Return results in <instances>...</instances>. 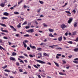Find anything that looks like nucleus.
<instances>
[{
  "mask_svg": "<svg viewBox=\"0 0 78 78\" xmlns=\"http://www.w3.org/2000/svg\"><path fill=\"white\" fill-rule=\"evenodd\" d=\"M77 23H78V22H75V23L74 24V27L75 28H76V27H77Z\"/></svg>",
  "mask_w": 78,
  "mask_h": 78,
  "instance_id": "nucleus-12",
  "label": "nucleus"
},
{
  "mask_svg": "<svg viewBox=\"0 0 78 78\" xmlns=\"http://www.w3.org/2000/svg\"><path fill=\"white\" fill-rule=\"evenodd\" d=\"M56 55L58 56H61V54H57Z\"/></svg>",
  "mask_w": 78,
  "mask_h": 78,
  "instance_id": "nucleus-46",
  "label": "nucleus"
},
{
  "mask_svg": "<svg viewBox=\"0 0 78 78\" xmlns=\"http://www.w3.org/2000/svg\"><path fill=\"white\" fill-rule=\"evenodd\" d=\"M48 31L50 32H53V31H54V30H53L51 29H49L48 30Z\"/></svg>",
  "mask_w": 78,
  "mask_h": 78,
  "instance_id": "nucleus-15",
  "label": "nucleus"
},
{
  "mask_svg": "<svg viewBox=\"0 0 78 78\" xmlns=\"http://www.w3.org/2000/svg\"><path fill=\"white\" fill-rule=\"evenodd\" d=\"M10 59L12 61H15L16 60V59L14 57H10Z\"/></svg>",
  "mask_w": 78,
  "mask_h": 78,
  "instance_id": "nucleus-10",
  "label": "nucleus"
},
{
  "mask_svg": "<svg viewBox=\"0 0 78 78\" xmlns=\"http://www.w3.org/2000/svg\"><path fill=\"white\" fill-rule=\"evenodd\" d=\"M8 67V66L5 65L3 67H2L3 69H5V68H6Z\"/></svg>",
  "mask_w": 78,
  "mask_h": 78,
  "instance_id": "nucleus-40",
  "label": "nucleus"
},
{
  "mask_svg": "<svg viewBox=\"0 0 78 78\" xmlns=\"http://www.w3.org/2000/svg\"><path fill=\"white\" fill-rule=\"evenodd\" d=\"M9 27H10V28H13H13H14V27H13V26H12L10 25V26H9Z\"/></svg>",
  "mask_w": 78,
  "mask_h": 78,
  "instance_id": "nucleus-54",
  "label": "nucleus"
},
{
  "mask_svg": "<svg viewBox=\"0 0 78 78\" xmlns=\"http://www.w3.org/2000/svg\"><path fill=\"white\" fill-rule=\"evenodd\" d=\"M73 12H74V14H75V13L76 12V10H75V9H74L73 11Z\"/></svg>",
  "mask_w": 78,
  "mask_h": 78,
  "instance_id": "nucleus-47",
  "label": "nucleus"
},
{
  "mask_svg": "<svg viewBox=\"0 0 78 78\" xmlns=\"http://www.w3.org/2000/svg\"><path fill=\"white\" fill-rule=\"evenodd\" d=\"M37 50H39V51H42V48H37Z\"/></svg>",
  "mask_w": 78,
  "mask_h": 78,
  "instance_id": "nucleus-13",
  "label": "nucleus"
},
{
  "mask_svg": "<svg viewBox=\"0 0 78 78\" xmlns=\"http://www.w3.org/2000/svg\"><path fill=\"white\" fill-rule=\"evenodd\" d=\"M23 55H24V56H26V57H28V55H27V54H26L24 53Z\"/></svg>",
  "mask_w": 78,
  "mask_h": 78,
  "instance_id": "nucleus-43",
  "label": "nucleus"
},
{
  "mask_svg": "<svg viewBox=\"0 0 78 78\" xmlns=\"http://www.w3.org/2000/svg\"><path fill=\"white\" fill-rule=\"evenodd\" d=\"M65 35L66 36H67V35H68V33H67V32H66L65 34Z\"/></svg>",
  "mask_w": 78,
  "mask_h": 78,
  "instance_id": "nucleus-61",
  "label": "nucleus"
},
{
  "mask_svg": "<svg viewBox=\"0 0 78 78\" xmlns=\"http://www.w3.org/2000/svg\"><path fill=\"white\" fill-rule=\"evenodd\" d=\"M45 45V43H42L41 44H40V45Z\"/></svg>",
  "mask_w": 78,
  "mask_h": 78,
  "instance_id": "nucleus-49",
  "label": "nucleus"
},
{
  "mask_svg": "<svg viewBox=\"0 0 78 78\" xmlns=\"http://www.w3.org/2000/svg\"><path fill=\"white\" fill-rule=\"evenodd\" d=\"M26 24H27V21H26L23 23L22 25H26Z\"/></svg>",
  "mask_w": 78,
  "mask_h": 78,
  "instance_id": "nucleus-22",
  "label": "nucleus"
},
{
  "mask_svg": "<svg viewBox=\"0 0 78 78\" xmlns=\"http://www.w3.org/2000/svg\"><path fill=\"white\" fill-rule=\"evenodd\" d=\"M72 19L70 18L69 20L68 21V23H70L72 22Z\"/></svg>",
  "mask_w": 78,
  "mask_h": 78,
  "instance_id": "nucleus-6",
  "label": "nucleus"
},
{
  "mask_svg": "<svg viewBox=\"0 0 78 78\" xmlns=\"http://www.w3.org/2000/svg\"><path fill=\"white\" fill-rule=\"evenodd\" d=\"M28 68H29V69H31V66H30V65L28 66Z\"/></svg>",
  "mask_w": 78,
  "mask_h": 78,
  "instance_id": "nucleus-56",
  "label": "nucleus"
},
{
  "mask_svg": "<svg viewBox=\"0 0 78 78\" xmlns=\"http://www.w3.org/2000/svg\"><path fill=\"white\" fill-rule=\"evenodd\" d=\"M3 15L4 16H9V13L7 12H5L4 13Z\"/></svg>",
  "mask_w": 78,
  "mask_h": 78,
  "instance_id": "nucleus-5",
  "label": "nucleus"
},
{
  "mask_svg": "<svg viewBox=\"0 0 78 78\" xmlns=\"http://www.w3.org/2000/svg\"><path fill=\"white\" fill-rule=\"evenodd\" d=\"M59 74L60 75H66V74H63L62 73H59Z\"/></svg>",
  "mask_w": 78,
  "mask_h": 78,
  "instance_id": "nucleus-32",
  "label": "nucleus"
},
{
  "mask_svg": "<svg viewBox=\"0 0 78 78\" xmlns=\"http://www.w3.org/2000/svg\"><path fill=\"white\" fill-rule=\"evenodd\" d=\"M27 49L28 50H30V47H27Z\"/></svg>",
  "mask_w": 78,
  "mask_h": 78,
  "instance_id": "nucleus-63",
  "label": "nucleus"
},
{
  "mask_svg": "<svg viewBox=\"0 0 78 78\" xmlns=\"http://www.w3.org/2000/svg\"><path fill=\"white\" fill-rule=\"evenodd\" d=\"M43 55V56H48V54L45 53H44Z\"/></svg>",
  "mask_w": 78,
  "mask_h": 78,
  "instance_id": "nucleus-25",
  "label": "nucleus"
},
{
  "mask_svg": "<svg viewBox=\"0 0 78 78\" xmlns=\"http://www.w3.org/2000/svg\"><path fill=\"white\" fill-rule=\"evenodd\" d=\"M24 42L25 43H26L27 42H28V41L27 40H25Z\"/></svg>",
  "mask_w": 78,
  "mask_h": 78,
  "instance_id": "nucleus-60",
  "label": "nucleus"
},
{
  "mask_svg": "<svg viewBox=\"0 0 78 78\" xmlns=\"http://www.w3.org/2000/svg\"><path fill=\"white\" fill-rule=\"evenodd\" d=\"M23 8H27V6L25 5H24L23 6Z\"/></svg>",
  "mask_w": 78,
  "mask_h": 78,
  "instance_id": "nucleus-55",
  "label": "nucleus"
},
{
  "mask_svg": "<svg viewBox=\"0 0 78 78\" xmlns=\"http://www.w3.org/2000/svg\"><path fill=\"white\" fill-rule=\"evenodd\" d=\"M4 75H5V76H8V74L6 73H4Z\"/></svg>",
  "mask_w": 78,
  "mask_h": 78,
  "instance_id": "nucleus-59",
  "label": "nucleus"
},
{
  "mask_svg": "<svg viewBox=\"0 0 78 78\" xmlns=\"http://www.w3.org/2000/svg\"><path fill=\"white\" fill-rule=\"evenodd\" d=\"M75 34H76V32H73V35H75Z\"/></svg>",
  "mask_w": 78,
  "mask_h": 78,
  "instance_id": "nucleus-48",
  "label": "nucleus"
},
{
  "mask_svg": "<svg viewBox=\"0 0 78 78\" xmlns=\"http://www.w3.org/2000/svg\"><path fill=\"white\" fill-rule=\"evenodd\" d=\"M73 62L75 63L76 64H78V62L76 61H73Z\"/></svg>",
  "mask_w": 78,
  "mask_h": 78,
  "instance_id": "nucleus-51",
  "label": "nucleus"
},
{
  "mask_svg": "<svg viewBox=\"0 0 78 78\" xmlns=\"http://www.w3.org/2000/svg\"><path fill=\"white\" fill-rule=\"evenodd\" d=\"M72 56H73L72 55H69L68 56L69 58H72Z\"/></svg>",
  "mask_w": 78,
  "mask_h": 78,
  "instance_id": "nucleus-53",
  "label": "nucleus"
},
{
  "mask_svg": "<svg viewBox=\"0 0 78 78\" xmlns=\"http://www.w3.org/2000/svg\"><path fill=\"white\" fill-rule=\"evenodd\" d=\"M21 23H20L17 26V27H18V28H20V27H21Z\"/></svg>",
  "mask_w": 78,
  "mask_h": 78,
  "instance_id": "nucleus-18",
  "label": "nucleus"
},
{
  "mask_svg": "<svg viewBox=\"0 0 78 78\" xmlns=\"http://www.w3.org/2000/svg\"><path fill=\"white\" fill-rule=\"evenodd\" d=\"M76 42H78V37L76 38V39L75 40Z\"/></svg>",
  "mask_w": 78,
  "mask_h": 78,
  "instance_id": "nucleus-62",
  "label": "nucleus"
},
{
  "mask_svg": "<svg viewBox=\"0 0 78 78\" xmlns=\"http://www.w3.org/2000/svg\"><path fill=\"white\" fill-rule=\"evenodd\" d=\"M29 56L30 57H31V58H33V57H34V56H35V55H31L30 54L29 55Z\"/></svg>",
  "mask_w": 78,
  "mask_h": 78,
  "instance_id": "nucleus-31",
  "label": "nucleus"
},
{
  "mask_svg": "<svg viewBox=\"0 0 78 78\" xmlns=\"http://www.w3.org/2000/svg\"><path fill=\"white\" fill-rule=\"evenodd\" d=\"M75 52H77L78 51V48H76L73 50Z\"/></svg>",
  "mask_w": 78,
  "mask_h": 78,
  "instance_id": "nucleus-16",
  "label": "nucleus"
},
{
  "mask_svg": "<svg viewBox=\"0 0 78 78\" xmlns=\"http://www.w3.org/2000/svg\"><path fill=\"white\" fill-rule=\"evenodd\" d=\"M25 28L26 29H28V28H30V26H26Z\"/></svg>",
  "mask_w": 78,
  "mask_h": 78,
  "instance_id": "nucleus-58",
  "label": "nucleus"
},
{
  "mask_svg": "<svg viewBox=\"0 0 78 78\" xmlns=\"http://www.w3.org/2000/svg\"><path fill=\"white\" fill-rule=\"evenodd\" d=\"M16 65L17 66H19V63L18 62H16Z\"/></svg>",
  "mask_w": 78,
  "mask_h": 78,
  "instance_id": "nucleus-50",
  "label": "nucleus"
},
{
  "mask_svg": "<svg viewBox=\"0 0 78 78\" xmlns=\"http://www.w3.org/2000/svg\"><path fill=\"white\" fill-rule=\"evenodd\" d=\"M41 10V9H37V12H40V11Z\"/></svg>",
  "mask_w": 78,
  "mask_h": 78,
  "instance_id": "nucleus-35",
  "label": "nucleus"
},
{
  "mask_svg": "<svg viewBox=\"0 0 78 78\" xmlns=\"http://www.w3.org/2000/svg\"><path fill=\"white\" fill-rule=\"evenodd\" d=\"M5 3H2L0 5V6H1V7H4L5 6Z\"/></svg>",
  "mask_w": 78,
  "mask_h": 78,
  "instance_id": "nucleus-7",
  "label": "nucleus"
},
{
  "mask_svg": "<svg viewBox=\"0 0 78 78\" xmlns=\"http://www.w3.org/2000/svg\"><path fill=\"white\" fill-rule=\"evenodd\" d=\"M14 14L16 15L19 14V12H14Z\"/></svg>",
  "mask_w": 78,
  "mask_h": 78,
  "instance_id": "nucleus-26",
  "label": "nucleus"
},
{
  "mask_svg": "<svg viewBox=\"0 0 78 78\" xmlns=\"http://www.w3.org/2000/svg\"><path fill=\"white\" fill-rule=\"evenodd\" d=\"M38 2L40 3H41V4H43L44 3V2H43V1H39Z\"/></svg>",
  "mask_w": 78,
  "mask_h": 78,
  "instance_id": "nucleus-34",
  "label": "nucleus"
},
{
  "mask_svg": "<svg viewBox=\"0 0 78 78\" xmlns=\"http://www.w3.org/2000/svg\"><path fill=\"white\" fill-rule=\"evenodd\" d=\"M3 39H8V38L7 37H6L5 36H4L3 37Z\"/></svg>",
  "mask_w": 78,
  "mask_h": 78,
  "instance_id": "nucleus-37",
  "label": "nucleus"
},
{
  "mask_svg": "<svg viewBox=\"0 0 78 78\" xmlns=\"http://www.w3.org/2000/svg\"><path fill=\"white\" fill-rule=\"evenodd\" d=\"M65 12H66L67 14H71V13L69 11H66Z\"/></svg>",
  "mask_w": 78,
  "mask_h": 78,
  "instance_id": "nucleus-27",
  "label": "nucleus"
},
{
  "mask_svg": "<svg viewBox=\"0 0 78 78\" xmlns=\"http://www.w3.org/2000/svg\"><path fill=\"white\" fill-rule=\"evenodd\" d=\"M67 43L68 44H72L73 42L72 41H66Z\"/></svg>",
  "mask_w": 78,
  "mask_h": 78,
  "instance_id": "nucleus-29",
  "label": "nucleus"
},
{
  "mask_svg": "<svg viewBox=\"0 0 78 78\" xmlns=\"http://www.w3.org/2000/svg\"><path fill=\"white\" fill-rule=\"evenodd\" d=\"M12 55L13 56H16L17 55V54L15 52H12Z\"/></svg>",
  "mask_w": 78,
  "mask_h": 78,
  "instance_id": "nucleus-21",
  "label": "nucleus"
},
{
  "mask_svg": "<svg viewBox=\"0 0 78 78\" xmlns=\"http://www.w3.org/2000/svg\"><path fill=\"white\" fill-rule=\"evenodd\" d=\"M27 32H28V33H33L34 32V29H29L27 31Z\"/></svg>",
  "mask_w": 78,
  "mask_h": 78,
  "instance_id": "nucleus-2",
  "label": "nucleus"
},
{
  "mask_svg": "<svg viewBox=\"0 0 78 78\" xmlns=\"http://www.w3.org/2000/svg\"><path fill=\"white\" fill-rule=\"evenodd\" d=\"M22 0H21L20 2H18V5H19L20 4V3H22Z\"/></svg>",
  "mask_w": 78,
  "mask_h": 78,
  "instance_id": "nucleus-44",
  "label": "nucleus"
},
{
  "mask_svg": "<svg viewBox=\"0 0 78 78\" xmlns=\"http://www.w3.org/2000/svg\"><path fill=\"white\" fill-rule=\"evenodd\" d=\"M66 66H67V67H66V69H69V68L70 67V65H66Z\"/></svg>",
  "mask_w": 78,
  "mask_h": 78,
  "instance_id": "nucleus-23",
  "label": "nucleus"
},
{
  "mask_svg": "<svg viewBox=\"0 0 78 78\" xmlns=\"http://www.w3.org/2000/svg\"><path fill=\"white\" fill-rule=\"evenodd\" d=\"M62 61L63 62V64H66V60H62Z\"/></svg>",
  "mask_w": 78,
  "mask_h": 78,
  "instance_id": "nucleus-36",
  "label": "nucleus"
},
{
  "mask_svg": "<svg viewBox=\"0 0 78 78\" xmlns=\"http://www.w3.org/2000/svg\"><path fill=\"white\" fill-rule=\"evenodd\" d=\"M49 36H50V37H55V36H53L51 34H49Z\"/></svg>",
  "mask_w": 78,
  "mask_h": 78,
  "instance_id": "nucleus-17",
  "label": "nucleus"
},
{
  "mask_svg": "<svg viewBox=\"0 0 78 78\" xmlns=\"http://www.w3.org/2000/svg\"><path fill=\"white\" fill-rule=\"evenodd\" d=\"M47 64H48V65H51V63H50V62H48L47 63Z\"/></svg>",
  "mask_w": 78,
  "mask_h": 78,
  "instance_id": "nucleus-57",
  "label": "nucleus"
},
{
  "mask_svg": "<svg viewBox=\"0 0 78 78\" xmlns=\"http://www.w3.org/2000/svg\"><path fill=\"white\" fill-rule=\"evenodd\" d=\"M2 49H3V50H6L5 48H3V47L0 45V49L2 50Z\"/></svg>",
  "mask_w": 78,
  "mask_h": 78,
  "instance_id": "nucleus-20",
  "label": "nucleus"
},
{
  "mask_svg": "<svg viewBox=\"0 0 78 78\" xmlns=\"http://www.w3.org/2000/svg\"><path fill=\"white\" fill-rule=\"evenodd\" d=\"M19 57L20 58H22L23 59H24V57L23 56H19Z\"/></svg>",
  "mask_w": 78,
  "mask_h": 78,
  "instance_id": "nucleus-42",
  "label": "nucleus"
},
{
  "mask_svg": "<svg viewBox=\"0 0 78 78\" xmlns=\"http://www.w3.org/2000/svg\"><path fill=\"white\" fill-rule=\"evenodd\" d=\"M19 71L20 72H23V70H22V69H20Z\"/></svg>",
  "mask_w": 78,
  "mask_h": 78,
  "instance_id": "nucleus-41",
  "label": "nucleus"
},
{
  "mask_svg": "<svg viewBox=\"0 0 78 78\" xmlns=\"http://www.w3.org/2000/svg\"><path fill=\"white\" fill-rule=\"evenodd\" d=\"M32 48H33L34 49H36V47L34 46H31Z\"/></svg>",
  "mask_w": 78,
  "mask_h": 78,
  "instance_id": "nucleus-39",
  "label": "nucleus"
},
{
  "mask_svg": "<svg viewBox=\"0 0 78 78\" xmlns=\"http://www.w3.org/2000/svg\"><path fill=\"white\" fill-rule=\"evenodd\" d=\"M37 76L38 77V78H41V76L40 75L38 74L37 75Z\"/></svg>",
  "mask_w": 78,
  "mask_h": 78,
  "instance_id": "nucleus-52",
  "label": "nucleus"
},
{
  "mask_svg": "<svg viewBox=\"0 0 78 78\" xmlns=\"http://www.w3.org/2000/svg\"><path fill=\"white\" fill-rule=\"evenodd\" d=\"M34 67H35V68H36V69H38V67H37V66H36V65H34Z\"/></svg>",
  "mask_w": 78,
  "mask_h": 78,
  "instance_id": "nucleus-45",
  "label": "nucleus"
},
{
  "mask_svg": "<svg viewBox=\"0 0 78 78\" xmlns=\"http://www.w3.org/2000/svg\"><path fill=\"white\" fill-rule=\"evenodd\" d=\"M66 27H67V26L64 24H63L61 26V28H62V30H63L65 28H66Z\"/></svg>",
  "mask_w": 78,
  "mask_h": 78,
  "instance_id": "nucleus-3",
  "label": "nucleus"
},
{
  "mask_svg": "<svg viewBox=\"0 0 78 78\" xmlns=\"http://www.w3.org/2000/svg\"><path fill=\"white\" fill-rule=\"evenodd\" d=\"M35 61H37V62H39V63H41V64H45V62L41 60L35 59Z\"/></svg>",
  "mask_w": 78,
  "mask_h": 78,
  "instance_id": "nucleus-1",
  "label": "nucleus"
},
{
  "mask_svg": "<svg viewBox=\"0 0 78 78\" xmlns=\"http://www.w3.org/2000/svg\"><path fill=\"white\" fill-rule=\"evenodd\" d=\"M23 44L24 45V47H25V48H27V44H26L25 43V42L23 41Z\"/></svg>",
  "mask_w": 78,
  "mask_h": 78,
  "instance_id": "nucleus-8",
  "label": "nucleus"
},
{
  "mask_svg": "<svg viewBox=\"0 0 78 78\" xmlns=\"http://www.w3.org/2000/svg\"><path fill=\"white\" fill-rule=\"evenodd\" d=\"M12 72L13 74H14L15 75L16 73V72H15L14 71H12Z\"/></svg>",
  "mask_w": 78,
  "mask_h": 78,
  "instance_id": "nucleus-64",
  "label": "nucleus"
},
{
  "mask_svg": "<svg viewBox=\"0 0 78 78\" xmlns=\"http://www.w3.org/2000/svg\"><path fill=\"white\" fill-rule=\"evenodd\" d=\"M39 55L41 57V58H42V53H38Z\"/></svg>",
  "mask_w": 78,
  "mask_h": 78,
  "instance_id": "nucleus-33",
  "label": "nucleus"
},
{
  "mask_svg": "<svg viewBox=\"0 0 78 78\" xmlns=\"http://www.w3.org/2000/svg\"><path fill=\"white\" fill-rule=\"evenodd\" d=\"M53 62L55 64L57 67H59V64L58 63H56L55 62Z\"/></svg>",
  "mask_w": 78,
  "mask_h": 78,
  "instance_id": "nucleus-11",
  "label": "nucleus"
},
{
  "mask_svg": "<svg viewBox=\"0 0 78 78\" xmlns=\"http://www.w3.org/2000/svg\"><path fill=\"white\" fill-rule=\"evenodd\" d=\"M4 71H5V72H11V71L8 70V69H5L4 70Z\"/></svg>",
  "mask_w": 78,
  "mask_h": 78,
  "instance_id": "nucleus-30",
  "label": "nucleus"
},
{
  "mask_svg": "<svg viewBox=\"0 0 78 78\" xmlns=\"http://www.w3.org/2000/svg\"><path fill=\"white\" fill-rule=\"evenodd\" d=\"M0 25H1V26H2V27H6V26L5 24H3L2 23H0Z\"/></svg>",
  "mask_w": 78,
  "mask_h": 78,
  "instance_id": "nucleus-14",
  "label": "nucleus"
},
{
  "mask_svg": "<svg viewBox=\"0 0 78 78\" xmlns=\"http://www.w3.org/2000/svg\"><path fill=\"white\" fill-rule=\"evenodd\" d=\"M43 25L44 27H47L48 26L46 24H45V23H43Z\"/></svg>",
  "mask_w": 78,
  "mask_h": 78,
  "instance_id": "nucleus-38",
  "label": "nucleus"
},
{
  "mask_svg": "<svg viewBox=\"0 0 78 78\" xmlns=\"http://www.w3.org/2000/svg\"><path fill=\"white\" fill-rule=\"evenodd\" d=\"M29 34H26V35H24L23 36L24 37H29Z\"/></svg>",
  "mask_w": 78,
  "mask_h": 78,
  "instance_id": "nucleus-28",
  "label": "nucleus"
},
{
  "mask_svg": "<svg viewBox=\"0 0 78 78\" xmlns=\"http://www.w3.org/2000/svg\"><path fill=\"white\" fill-rule=\"evenodd\" d=\"M1 19H2V20H4V19L6 20L8 19V18L7 17H1Z\"/></svg>",
  "mask_w": 78,
  "mask_h": 78,
  "instance_id": "nucleus-9",
  "label": "nucleus"
},
{
  "mask_svg": "<svg viewBox=\"0 0 78 78\" xmlns=\"http://www.w3.org/2000/svg\"><path fill=\"white\" fill-rule=\"evenodd\" d=\"M62 36H61V37L58 38V41H59L60 42H61V41H62Z\"/></svg>",
  "mask_w": 78,
  "mask_h": 78,
  "instance_id": "nucleus-4",
  "label": "nucleus"
},
{
  "mask_svg": "<svg viewBox=\"0 0 78 78\" xmlns=\"http://www.w3.org/2000/svg\"><path fill=\"white\" fill-rule=\"evenodd\" d=\"M56 50H62V48H56Z\"/></svg>",
  "mask_w": 78,
  "mask_h": 78,
  "instance_id": "nucleus-24",
  "label": "nucleus"
},
{
  "mask_svg": "<svg viewBox=\"0 0 78 78\" xmlns=\"http://www.w3.org/2000/svg\"><path fill=\"white\" fill-rule=\"evenodd\" d=\"M2 32H5V33H8V31L7 30H2Z\"/></svg>",
  "mask_w": 78,
  "mask_h": 78,
  "instance_id": "nucleus-19",
  "label": "nucleus"
}]
</instances>
